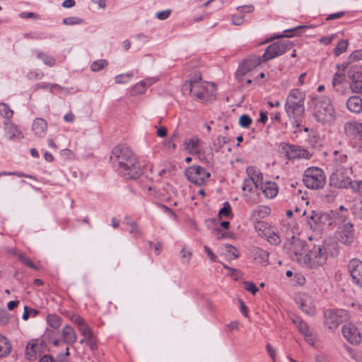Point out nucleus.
<instances>
[{
  "label": "nucleus",
  "mask_w": 362,
  "mask_h": 362,
  "mask_svg": "<svg viewBox=\"0 0 362 362\" xmlns=\"http://www.w3.org/2000/svg\"><path fill=\"white\" fill-rule=\"evenodd\" d=\"M352 168H345L344 170H333L329 177V185L339 189L351 187L352 180Z\"/></svg>",
  "instance_id": "6e6552de"
},
{
  "label": "nucleus",
  "mask_w": 362,
  "mask_h": 362,
  "mask_svg": "<svg viewBox=\"0 0 362 362\" xmlns=\"http://www.w3.org/2000/svg\"><path fill=\"white\" fill-rule=\"evenodd\" d=\"M180 257L183 262H188L192 257V252L190 250L183 247L180 251Z\"/></svg>",
  "instance_id": "052dcab7"
},
{
  "label": "nucleus",
  "mask_w": 362,
  "mask_h": 362,
  "mask_svg": "<svg viewBox=\"0 0 362 362\" xmlns=\"http://www.w3.org/2000/svg\"><path fill=\"white\" fill-rule=\"evenodd\" d=\"M334 158L333 160V170H344L345 168H352L348 160L347 155L339 153L337 151H334Z\"/></svg>",
  "instance_id": "5701e85b"
},
{
  "label": "nucleus",
  "mask_w": 362,
  "mask_h": 362,
  "mask_svg": "<svg viewBox=\"0 0 362 362\" xmlns=\"http://www.w3.org/2000/svg\"><path fill=\"white\" fill-rule=\"evenodd\" d=\"M341 310H327L324 312L325 326L329 330H335L342 322Z\"/></svg>",
  "instance_id": "2eb2a0df"
},
{
  "label": "nucleus",
  "mask_w": 362,
  "mask_h": 362,
  "mask_svg": "<svg viewBox=\"0 0 362 362\" xmlns=\"http://www.w3.org/2000/svg\"><path fill=\"white\" fill-rule=\"evenodd\" d=\"M171 13V10L168 9L163 11L157 12L156 16L159 20H165L167 19Z\"/></svg>",
  "instance_id": "69168bd1"
},
{
  "label": "nucleus",
  "mask_w": 362,
  "mask_h": 362,
  "mask_svg": "<svg viewBox=\"0 0 362 362\" xmlns=\"http://www.w3.org/2000/svg\"><path fill=\"white\" fill-rule=\"evenodd\" d=\"M78 330L81 332V334L86 339L90 338L93 336V333L90 327L86 324V322L78 328Z\"/></svg>",
  "instance_id": "de8ad7c7"
},
{
  "label": "nucleus",
  "mask_w": 362,
  "mask_h": 362,
  "mask_svg": "<svg viewBox=\"0 0 362 362\" xmlns=\"http://www.w3.org/2000/svg\"><path fill=\"white\" fill-rule=\"evenodd\" d=\"M28 78L32 81L40 80L43 78L44 74L38 71H30L27 75Z\"/></svg>",
  "instance_id": "5fc2aeb1"
},
{
  "label": "nucleus",
  "mask_w": 362,
  "mask_h": 362,
  "mask_svg": "<svg viewBox=\"0 0 362 362\" xmlns=\"http://www.w3.org/2000/svg\"><path fill=\"white\" fill-rule=\"evenodd\" d=\"M62 337L64 343L68 345L74 344L77 339L76 332L70 325H66L63 327Z\"/></svg>",
  "instance_id": "393cba45"
},
{
  "label": "nucleus",
  "mask_w": 362,
  "mask_h": 362,
  "mask_svg": "<svg viewBox=\"0 0 362 362\" xmlns=\"http://www.w3.org/2000/svg\"><path fill=\"white\" fill-rule=\"evenodd\" d=\"M12 346L5 336L0 334V358L7 356L11 351Z\"/></svg>",
  "instance_id": "c85d7f7f"
},
{
  "label": "nucleus",
  "mask_w": 362,
  "mask_h": 362,
  "mask_svg": "<svg viewBox=\"0 0 362 362\" xmlns=\"http://www.w3.org/2000/svg\"><path fill=\"white\" fill-rule=\"evenodd\" d=\"M351 80L350 88L353 92L362 93V66H352L348 72Z\"/></svg>",
  "instance_id": "4468645a"
},
{
  "label": "nucleus",
  "mask_w": 362,
  "mask_h": 362,
  "mask_svg": "<svg viewBox=\"0 0 362 362\" xmlns=\"http://www.w3.org/2000/svg\"><path fill=\"white\" fill-rule=\"evenodd\" d=\"M351 188L353 191L362 194V180L353 181Z\"/></svg>",
  "instance_id": "680f3d73"
},
{
  "label": "nucleus",
  "mask_w": 362,
  "mask_h": 362,
  "mask_svg": "<svg viewBox=\"0 0 362 362\" xmlns=\"http://www.w3.org/2000/svg\"><path fill=\"white\" fill-rule=\"evenodd\" d=\"M47 324L53 329H58L62 325V318L56 314H49L47 316Z\"/></svg>",
  "instance_id": "c9c22d12"
},
{
  "label": "nucleus",
  "mask_w": 362,
  "mask_h": 362,
  "mask_svg": "<svg viewBox=\"0 0 362 362\" xmlns=\"http://www.w3.org/2000/svg\"><path fill=\"white\" fill-rule=\"evenodd\" d=\"M303 181L308 188L318 189L325 186L326 183V176L321 168L310 167L305 170Z\"/></svg>",
  "instance_id": "39448f33"
},
{
  "label": "nucleus",
  "mask_w": 362,
  "mask_h": 362,
  "mask_svg": "<svg viewBox=\"0 0 362 362\" xmlns=\"http://www.w3.org/2000/svg\"><path fill=\"white\" fill-rule=\"evenodd\" d=\"M293 47V42L288 40L274 42L267 47L264 53L262 55L263 61L267 62L281 56L291 50Z\"/></svg>",
  "instance_id": "1a4fd4ad"
},
{
  "label": "nucleus",
  "mask_w": 362,
  "mask_h": 362,
  "mask_svg": "<svg viewBox=\"0 0 362 362\" xmlns=\"http://www.w3.org/2000/svg\"><path fill=\"white\" fill-rule=\"evenodd\" d=\"M300 264L309 269H317L327 261V252L324 245H315L313 248L305 254L304 259L300 257Z\"/></svg>",
  "instance_id": "20e7f679"
},
{
  "label": "nucleus",
  "mask_w": 362,
  "mask_h": 362,
  "mask_svg": "<svg viewBox=\"0 0 362 362\" xmlns=\"http://www.w3.org/2000/svg\"><path fill=\"white\" fill-rule=\"evenodd\" d=\"M5 136L8 140L14 141H20L24 138L17 125L8 121L5 123Z\"/></svg>",
  "instance_id": "4be33fe9"
},
{
  "label": "nucleus",
  "mask_w": 362,
  "mask_h": 362,
  "mask_svg": "<svg viewBox=\"0 0 362 362\" xmlns=\"http://www.w3.org/2000/svg\"><path fill=\"white\" fill-rule=\"evenodd\" d=\"M124 223L129 226V233L134 238H139L143 236V233L136 222L132 221L128 217H126Z\"/></svg>",
  "instance_id": "c756f323"
},
{
  "label": "nucleus",
  "mask_w": 362,
  "mask_h": 362,
  "mask_svg": "<svg viewBox=\"0 0 362 362\" xmlns=\"http://www.w3.org/2000/svg\"><path fill=\"white\" fill-rule=\"evenodd\" d=\"M47 128V123L45 119L38 117L34 119L32 125V130L38 137H42Z\"/></svg>",
  "instance_id": "a878e982"
},
{
  "label": "nucleus",
  "mask_w": 362,
  "mask_h": 362,
  "mask_svg": "<svg viewBox=\"0 0 362 362\" xmlns=\"http://www.w3.org/2000/svg\"><path fill=\"white\" fill-rule=\"evenodd\" d=\"M305 94L298 89H292L286 98L285 110L290 117L296 119L305 112Z\"/></svg>",
  "instance_id": "7ed1b4c3"
},
{
  "label": "nucleus",
  "mask_w": 362,
  "mask_h": 362,
  "mask_svg": "<svg viewBox=\"0 0 362 362\" xmlns=\"http://www.w3.org/2000/svg\"><path fill=\"white\" fill-rule=\"evenodd\" d=\"M264 62L262 56L256 57L252 56L241 62L240 64L237 71L236 76H243L250 71L252 70L257 66L260 65L262 62Z\"/></svg>",
  "instance_id": "f3484780"
},
{
  "label": "nucleus",
  "mask_w": 362,
  "mask_h": 362,
  "mask_svg": "<svg viewBox=\"0 0 362 362\" xmlns=\"http://www.w3.org/2000/svg\"><path fill=\"white\" fill-rule=\"evenodd\" d=\"M271 209L267 206H259L257 209V212L260 216H265L270 214Z\"/></svg>",
  "instance_id": "e2e57ef3"
},
{
  "label": "nucleus",
  "mask_w": 362,
  "mask_h": 362,
  "mask_svg": "<svg viewBox=\"0 0 362 362\" xmlns=\"http://www.w3.org/2000/svg\"><path fill=\"white\" fill-rule=\"evenodd\" d=\"M10 315L5 309L0 310V324L2 325H7L10 321Z\"/></svg>",
  "instance_id": "6e6d98bb"
},
{
  "label": "nucleus",
  "mask_w": 362,
  "mask_h": 362,
  "mask_svg": "<svg viewBox=\"0 0 362 362\" xmlns=\"http://www.w3.org/2000/svg\"><path fill=\"white\" fill-rule=\"evenodd\" d=\"M293 322L297 323L298 331L306 337L307 340H308V338L311 337V332H310L307 323L299 318H297L296 320H293Z\"/></svg>",
  "instance_id": "f704fd0d"
},
{
  "label": "nucleus",
  "mask_w": 362,
  "mask_h": 362,
  "mask_svg": "<svg viewBox=\"0 0 362 362\" xmlns=\"http://www.w3.org/2000/svg\"><path fill=\"white\" fill-rule=\"evenodd\" d=\"M342 334L346 339L352 344H358L361 341V334L357 327L351 322L342 327Z\"/></svg>",
  "instance_id": "dca6fc26"
},
{
  "label": "nucleus",
  "mask_w": 362,
  "mask_h": 362,
  "mask_svg": "<svg viewBox=\"0 0 362 362\" xmlns=\"http://www.w3.org/2000/svg\"><path fill=\"white\" fill-rule=\"evenodd\" d=\"M185 176L189 182L197 185H202L207 182L211 175L203 167L192 165L186 169Z\"/></svg>",
  "instance_id": "9b49d317"
},
{
  "label": "nucleus",
  "mask_w": 362,
  "mask_h": 362,
  "mask_svg": "<svg viewBox=\"0 0 362 362\" xmlns=\"http://www.w3.org/2000/svg\"><path fill=\"white\" fill-rule=\"evenodd\" d=\"M231 207L228 202L223 203V206L219 210L218 216L220 218L222 217H230L231 216Z\"/></svg>",
  "instance_id": "79ce46f5"
},
{
  "label": "nucleus",
  "mask_w": 362,
  "mask_h": 362,
  "mask_svg": "<svg viewBox=\"0 0 362 362\" xmlns=\"http://www.w3.org/2000/svg\"><path fill=\"white\" fill-rule=\"evenodd\" d=\"M349 272H362V261L357 258H354L349 261L347 264Z\"/></svg>",
  "instance_id": "e433bc0d"
},
{
  "label": "nucleus",
  "mask_w": 362,
  "mask_h": 362,
  "mask_svg": "<svg viewBox=\"0 0 362 362\" xmlns=\"http://www.w3.org/2000/svg\"><path fill=\"white\" fill-rule=\"evenodd\" d=\"M348 44L349 43L346 40H341L334 49V54L336 56H339L346 50Z\"/></svg>",
  "instance_id": "58836bf2"
},
{
  "label": "nucleus",
  "mask_w": 362,
  "mask_h": 362,
  "mask_svg": "<svg viewBox=\"0 0 362 362\" xmlns=\"http://www.w3.org/2000/svg\"><path fill=\"white\" fill-rule=\"evenodd\" d=\"M344 134L351 139L362 141V123L350 121L344 124Z\"/></svg>",
  "instance_id": "a211bd4d"
},
{
  "label": "nucleus",
  "mask_w": 362,
  "mask_h": 362,
  "mask_svg": "<svg viewBox=\"0 0 362 362\" xmlns=\"http://www.w3.org/2000/svg\"><path fill=\"white\" fill-rule=\"evenodd\" d=\"M243 284L244 288L253 295H255L259 291V288L257 287V286L252 281H244Z\"/></svg>",
  "instance_id": "3c124183"
},
{
  "label": "nucleus",
  "mask_w": 362,
  "mask_h": 362,
  "mask_svg": "<svg viewBox=\"0 0 362 362\" xmlns=\"http://www.w3.org/2000/svg\"><path fill=\"white\" fill-rule=\"evenodd\" d=\"M133 76V73L129 72L127 74H119L115 76V82L117 83H127L129 82Z\"/></svg>",
  "instance_id": "c03bdc74"
},
{
  "label": "nucleus",
  "mask_w": 362,
  "mask_h": 362,
  "mask_svg": "<svg viewBox=\"0 0 362 362\" xmlns=\"http://www.w3.org/2000/svg\"><path fill=\"white\" fill-rule=\"evenodd\" d=\"M37 57L49 66H54L56 62L55 59L52 56L48 55L44 52H38L37 53Z\"/></svg>",
  "instance_id": "4c0bfd02"
},
{
  "label": "nucleus",
  "mask_w": 362,
  "mask_h": 362,
  "mask_svg": "<svg viewBox=\"0 0 362 362\" xmlns=\"http://www.w3.org/2000/svg\"><path fill=\"white\" fill-rule=\"evenodd\" d=\"M338 223H342L337 233V240L344 245H350L352 244L355 239V231L354 229V225L350 222L346 223V216L343 214L337 212L335 218Z\"/></svg>",
  "instance_id": "423d86ee"
},
{
  "label": "nucleus",
  "mask_w": 362,
  "mask_h": 362,
  "mask_svg": "<svg viewBox=\"0 0 362 362\" xmlns=\"http://www.w3.org/2000/svg\"><path fill=\"white\" fill-rule=\"evenodd\" d=\"M232 23L235 25H240L244 23V17L241 15H233L231 18Z\"/></svg>",
  "instance_id": "0e129e2a"
},
{
  "label": "nucleus",
  "mask_w": 362,
  "mask_h": 362,
  "mask_svg": "<svg viewBox=\"0 0 362 362\" xmlns=\"http://www.w3.org/2000/svg\"><path fill=\"white\" fill-rule=\"evenodd\" d=\"M267 238L270 244L274 245H277L281 243L280 237L275 232H269L268 235H267Z\"/></svg>",
  "instance_id": "09e8293b"
},
{
  "label": "nucleus",
  "mask_w": 362,
  "mask_h": 362,
  "mask_svg": "<svg viewBox=\"0 0 362 362\" xmlns=\"http://www.w3.org/2000/svg\"><path fill=\"white\" fill-rule=\"evenodd\" d=\"M289 278V284L293 286H303L306 280L302 273H286Z\"/></svg>",
  "instance_id": "7c9ffc66"
},
{
  "label": "nucleus",
  "mask_w": 362,
  "mask_h": 362,
  "mask_svg": "<svg viewBox=\"0 0 362 362\" xmlns=\"http://www.w3.org/2000/svg\"><path fill=\"white\" fill-rule=\"evenodd\" d=\"M259 186L260 184L255 182L253 180L249 178L245 180L242 189L245 192L244 196L247 204L253 205L257 203V198L252 197L251 195L248 194L247 192H252L254 188H259Z\"/></svg>",
  "instance_id": "412c9836"
},
{
  "label": "nucleus",
  "mask_w": 362,
  "mask_h": 362,
  "mask_svg": "<svg viewBox=\"0 0 362 362\" xmlns=\"http://www.w3.org/2000/svg\"><path fill=\"white\" fill-rule=\"evenodd\" d=\"M351 61H357L362 59V50H355L349 57Z\"/></svg>",
  "instance_id": "774afa93"
},
{
  "label": "nucleus",
  "mask_w": 362,
  "mask_h": 362,
  "mask_svg": "<svg viewBox=\"0 0 362 362\" xmlns=\"http://www.w3.org/2000/svg\"><path fill=\"white\" fill-rule=\"evenodd\" d=\"M282 149L285 151L286 157L289 160L295 158L310 159L312 156V153L299 146L284 144Z\"/></svg>",
  "instance_id": "ddd939ff"
},
{
  "label": "nucleus",
  "mask_w": 362,
  "mask_h": 362,
  "mask_svg": "<svg viewBox=\"0 0 362 362\" xmlns=\"http://www.w3.org/2000/svg\"><path fill=\"white\" fill-rule=\"evenodd\" d=\"M262 193L267 198L273 199L278 193V186L276 182H263L259 186Z\"/></svg>",
  "instance_id": "b1692460"
},
{
  "label": "nucleus",
  "mask_w": 362,
  "mask_h": 362,
  "mask_svg": "<svg viewBox=\"0 0 362 362\" xmlns=\"http://www.w3.org/2000/svg\"><path fill=\"white\" fill-rule=\"evenodd\" d=\"M346 107L352 112L360 113L362 111V99L358 95L351 96L346 101Z\"/></svg>",
  "instance_id": "bb28decb"
},
{
  "label": "nucleus",
  "mask_w": 362,
  "mask_h": 362,
  "mask_svg": "<svg viewBox=\"0 0 362 362\" xmlns=\"http://www.w3.org/2000/svg\"><path fill=\"white\" fill-rule=\"evenodd\" d=\"M341 66L343 67L342 71H340L341 65L340 64L337 65L338 71L334 74V78L332 80V86L334 88L337 87V86L340 85L346 78V75L344 73L345 72L344 69H345L346 66L344 64H342Z\"/></svg>",
  "instance_id": "473e14b6"
},
{
  "label": "nucleus",
  "mask_w": 362,
  "mask_h": 362,
  "mask_svg": "<svg viewBox=\"0 0 362 362\" xmlns=\"http://www.w3.org/2000/svg\"><path fill=\"white\" fill-rule=\"evenodd\" d=\"M350 276L354 284L362 287V273H350Z\"/></svg>",
  "instance_id": "4d7b16f0"
},
{
  "label": "nucleus",
  "mask_w": 362,
  "mask_h": 362,
  "mask_svg": "<svg viewBox=\"0 0 362 362\" xmlns=\"http://www.w3.org/2000/svg\"><path fill=\"white\" fill-rule=\"evenodd\" d=\"M86 344L90 347V350L94 351L98 350V344L95 337L93 335L86 339Z\"/></svg>",
  "instance_id": "bf43d9fd"
},
{
  "label": "nucleus",
  "mask_w": 362,
  "mask_h": 362,
  "mask_svg": "<svg viewBox=\"0 0 362 362\" xmlns=\"http://www.w3.org/2000/svg\"><path fill=\"white\" fill-rule=\"evenodd\" d=\"M292 239L293 241L290 243V245L288 247V250L291 254H293L294 256L293 257V259L300 264V257L304 259L305 254L308 253V251L305 249V245L304 242L300 240H296L294 236L292 237Z\"/></svg>",
  "instance_id": "6ab92c4d"
},
{
  "label": "nucleus",
  "mask_w": 362,
  "mask_h": 362,
  "mask_svg": "<svg viewBox=\"0 0 362 362\" xmlns=\"http://www.w3.org/2000/svg\"><path fill=\"white\" fill-rule=\"evenodd\" d=\"M110 159L115 169L124 179L136 180L142 174L136 156L128 146H115L112 151Z\"/></svg>",
  "instance_id": "f257e3e1"
},
{
  "label": "nucleus",
  "mask_w": 362,
  "mask_h": 362,
  "mask_svg": "<svg viewBox=\"0 0 362 362\" xmlns=\"http://www.w3.org/2000/svg\"><path fill=\"white\" fill-rule=\"evenodd\" d=\"M71 320L77 325L78 329L86 323L85 320L78 315H74Z\"/></svg>",
  "instance_id": "338daca9"
},
{
  "label": "nucleus",
  "mask_w": 362,
  "mask_h": 362,
  "mask_svg": "<svg viewBox=\"0 0 362 362\" xmlns=\"http://www.w3.org/2000/svg\"><path fill=\"white\" fill-rule=\"evenodd\" d=\"M313 117L318 122L330 124L334 120V108L329 98L320 97L314 102Z\"/></svg>",
  "instance_id": "f03ea898"
},
{
  "label": "nucleus",
  "mask_w": 362,
  "mask_h": 362,
  "mask_svg": "<svg viewBox=\"0 0 362 362\" xmlns=\"http://www.w3.org/2000/svg\"><path fill=\"white\" fill-rule=\"evenodd\" d=\"M192 97L196 100L204 103L215 99V89L212 86L207 83H202L198 85H193L188 88Z\"/></svg>",
  "instance_id": "0eeeda50"
},
{
  "label": "nucleus",
  "mask_w": 362,
  "mask_h": 362,
  "mask_svg": "<svg viewBox=\"0 0 362 362\" xmlns=\"http://www.w3.org/2000/svg\"><path fill=\"white\" fill-rule=\"evenodd\" d=\"M337 214V211H331L329 214L313 211L307 216L308 224L313 230H317L321 223L332 225L333 223L332 220L335 218Z\"/></svg>",
  "instance_id": "9d476101"
},
{
  "label": "nucleus",
  "mask_w": 362,
  "mask_h": 362,
  "mask_svg": "<svg viewBox=\"0 0 362 362\" xmlns=\"http://www.w3.org/2000/svg\"><path fill=\"white\" fill-rule=\"evenodd\" d=\"M252 123L251 117L247 115H242L239 118V124L242 127H248Z\"/></svg>",
  "instance_id": "864d4df0"
},
{
  "label": "nucleus",
  "mask_w": 362,
  "mask_h": 362,
  "mask_svg": "<svg viewBox=\"0 0 362 362\" xmlns=\"http://www.w3.org/2000/svg\"><path fill=\"white\" fill-rule=\"evenodd\" d=\"M202 76L200 72L196 71L194 74L190 76L188 82L185 83L182 86L183 90H187L188 88L192 87L193 85H198L199 83H203L201 81Z\"/></svg>",
  "instance_id": "72a5a7b5"
},
{
  "label": "nucleus",
  "mask_w": 362,
  "mask_h": 362,
  "mask_svg": "<svg viewBox=\"0 0 362 362\" xmlns=\"http://www.w3.org/2000/svg\"><path fill=\"white\" fill-rule=\"evenodd\" d=\"M44 346V342L42 341L39 345L37 339H33L28 342L25 347V356L26 359L30 361H35L40 355L39 353L42 352Z\"/></svg>",
  "instance_id": "aec40b11"
},
{
  "label": "nucleus",
  "mask_w": 362,
  "mask_h": 362,
  "mask_svg": "<svg viewBox=\"0 0 362 362\" xmlns=\"http://www.w3.org/2000/svg\"><path fill=\"white\" fill-rule=\"evenodd\" d=\"M295 302L305 313L315 315L316 313L313 298L306 293H298L295 295Z\"/></svg>",
  "instance_id": "f8f14e48"
},
{
  "label": "nucleus",
  "mask_w": 362,
  "mask_h": 362,
  "mask_svg": "<svg viewBox=\"0 0 362 362\" xmlns=\"http://www.w3.org/2000/svg\"><path fill=\"white\" fill-rule=\"evenodd\" d=\"M228 142V139L225 136H218L214 143V146L216 148V151H218L221 148H222L225 144Z\"/></svg>",
  "instance_id": "13d9d810"
},
{
  "label": "nucleus",
  "mask_w": 362,
  "mask_h": 362,
  "mask_svg": "<svg viewBox=\"0 0 362 362\" xmlns=\"http://www.w3.org/2000/svg\"><path fill=\"white\" fill-rule=\"evenodd\" d=\"M156 78H147L141 82L138 83L134 86V88L137 89L138 88H140L141 86H144L145 88L150 86L151 85L153 84L157 81Z\"/></svg>",
  "instance_id": "8fccbe9b"
},
{
  "label": "nucleus",
  "mask_w": 362,
  "mask_h": 362,
  "mask_svg": "<svg viewBox=\"0 0 362 362\" xmlns=\"http://www.w3.org/2000/svg\"><path fill=\"white\" fill-rule=\"evenodd\" d=\"M225 250L226 255L229 259H235L238 256L237 249L232 245H226Z\"/></svg>",
  "instance_id": "49530a36"
},
{
  "label": "nucleus",
  "mask_w": 362,
  "mask_h": 362,
  "mask_svg": "<svg viewBox=\"0 0 362 362\" xmlns=\"http://www.w3.org/2000/svg\"><path fill=\"white\" fill-rule=\"evenodd\" d=\"M246 173L249 177V179L253 180L255 182L261 184L263 182V175L256 168L253 166L247 167L246 169Z\"/></svg>",
  "instance_id": "2f4dec72"
},
{
  "label": "nucleus",
  "mask_w": 362,
  "mask_h": 362,
  "mask_svg": "<svg viewBox=\"0 0 362 362\" xmlns=\"http://www.w3.org/2000/svg\"><path fill=\"white\" fill-rule=\"evenodd\" d=\"M0 115L6 119H10L13 115V110L6 103H0Z\"/></svg>",
  "instance_id": "a19ab883"
},
{
  "label": "nucleus",
  "mask_w": 362,
  "mask_h": 362,
  "mask_svg": "<svg viewBox=\"0 0 362 362\" xmlns=\"http://www.w3.org/2000/svg\"><path fill=\"white\" fill-rule=\"evenodd\" d=\"M106 66H107V62L106 60L100 59L93 62L90 65V69L93 71H100L103 69H104Z\"/></svg>",
  "instance_id": "37998d69"
},
{
  "label": "nucleus",
  "mask_w": 362,
  "mask_h": 362,
  "mask_svg": "<svg viewBox=\"0 0 362 362\" xmlns=\"http://www.w3.org/2000/svg\"><path fill=\"white\" fill-rule=\"evenodd\" d=\"M19 260L27 266L30 269L38 270L39 268L35 264L30 258L24 255L23 254H19L18 255Z\"/></svg>",
  "instance_id": "ea45409f"
},
{
  "label": "nucleus",
  "mask_w": 362,
  "mask_h": 362,
  "mask_svg": "<svg viewBox=\"0 0 362 362\" xmlns=\"http://www.w3.org/2000/svg\"><path fill=\"white\" fill-rule=\"evenodd\" d=\"M83 23V19L75 16L68 17L63 19V23L66 25H74L77 24H81Z\"/></svg>",
  "instance_id": "a18cd8bd"
},
{
  "label": "nucleus",
  "mask_w": 362,
  "mask_h": 362,
  "mask_svg": "<svg viewBox=\"0 0 362 362\" xmlns=\"http://www.w3.org/2000/svg\"><path fill=\"white\" fill-rule=\"evenodd\" d=\"M49 91L52 93H64L66 94L69 93L68 88L65 87H62L57 83H51Z\"/></svg>",
  "instance_id": "603ef678"
},
{
  "label": "nucleus",
  "mask_w": 362,
  "mask_h": 362,
  "mask_svg": "<svg viewBox=\"0 0 362 362\" xmlns=\"http://www.w3.org/2000/svg\"><path fill=\"white\" fill-rule=\"evenodd\" d=\"M199 139L197 136H193L190 139H186L184 141V146L185 149L191 154H199V151L198 146Z\"/></svg>",
  "instance_id": "cd10ccee"
}]
</instances>
